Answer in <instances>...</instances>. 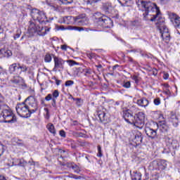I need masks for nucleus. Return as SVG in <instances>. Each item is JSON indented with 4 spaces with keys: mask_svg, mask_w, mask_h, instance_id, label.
Segmentation results:
<instances>
[{
    "mask_svg": "<svg viewBox=\"0 0 180 180\" xmlns=\"http://www.w3.org/2000/svg\"><path fill=\"white\" fill-rule=\"evenodd\" d=\"M136 103H137V105H139V106H141L142 108H147V106H148V104L150 103V102L148 101V100L147 98H142L137 100Z\"/></svg>",
    "mask_w": 180,
    "mask_h": 180,
    "instance_id": "18",
    "label": "nucleus"
},
{
    "mask_svg": "<svg viewBox=\"0 0 180 180\" xmlns=\"http://www.w3.org/2000/svg\"><path fill=\"white\" fill-rule=\"evenodd\" d=\"M154 104L156 105V106H158L161 103V100L160 98H155L154 99Z\"/></svg>",
    "mask_w": 180,
    "mask_h": 180,
    "instance_id": "45",
    "label": "nucleus"
},
{
    "mask_svg": "<svg viewBox=\"0 0 180 180\" xmlns=\"http://www.w3.org/2000/svg\"><path fill=\"white\" fill-rule=\"evenodd\" d=\"M8 70L10 74H13V75L20 77L22 72H27V66L20 63H13L9 66Z\"/></svg>",
    "mask_w": 180,
    "mask_h": 180,
    "instance_id": "3",
    "label": "nucleus"
},
{
    "mask_svg": "<svg viewBox=\"0 0 180 180\" xmlns=\"http://www.w3.org/2000/svg\"><path fill=\"white\" fill-rule=\"evenodd\" d=\"M0 180H6V178L4 175H0Z\"/></svg>",
    "mask_w": 180,
    "mask_h": 180,
    "instance_id": "53",
    "label": "nucleus"
},
{
    "mask_svg": "<svg viewBox=\"0 0 180 180\" xmlns=\"http://www.w3.org/2000/svg\"><path fill=\"white\" fill-rule=\"evenodd\" d=\"M131 26H140L141 25V22L139 20H135L131 22Z\"/></svg>",
    "mask_w": 180,
    "mask_h": 180,
    "instance_id": "32",
    "label": "nucleus"
},
{
    "mask_svg": "<svg viewBox=\"0 0 180 180\" xmlns=\"http://www.w3.org/2000/svg\"><path fill=\"white\" fill-rule=\"evenodd\" d=\"M158 129L162 131V133H167L168 130H169V127L165 121H161L158 124Z\"/></svg>",
    "mask_w": 180,
    "mask_h": 180,
    "instance_id": "17",
    "label": "nucleus"
},
{
    "mask_svg": "<svg viewBox=\"0 0 180 180\" xmlns=\"http://www.w3.org/2000/svg\"><path fill=\"white\" fill-rule=\"evenodd\" d=\"M136 4L139 8L140 11L145 12L143 13V20L150 22H155L158 30L161 34L163 41L169 43L171 37L167 26H165V20L161 17V11L157 4L151 1H146V0H136Z\"/></svg>",
    "mask_w": 180,
    "mask_h": 180,
    "instance_id": "1",
    "label": "nucleus"
},
{
    "mask_svg": "<svg viewBox=\"0 0 180 180\" xmlns=\"http://www.w3.org/2000/svg\"><path fill=\"white\" fill-rule=\"evenodd\" d=\"M136 143H141L143 141V134L141 132L136 131L134 133Z\"/></svg>",
    "mask_w": 180,
    "mask_h": 180,
    "instance_id": "19",
    "label": "nucleus"
},
{
    "mask_svg": "<svg viewBox=\"0 0 180 180\" xmlns=\"http://www.w3.org/2000/svg\"><path fill=\"white\" fill-rule=\"evenodd\" d=\"M130 51L132 52V51H134V50H131Z\"/></svg>",
    "mask_w": 180,
    "mask_h": 180,
    "instance_id": "64",
    "label": "nucleus"
},
{
    "mask_svg": "<svg viewBox=\"0 0 180 180\" xmlns=\"http://www.w3.org/2000/svg\"><path fill=\"white\" fill-rule=\"evenodd\" d=\"M98 152L97 157H102V148H101V146H98Z\"/></svg>",
    "mask_w": 180,
    "mask_h": 180,
    "instance_id": "42",
    "label": "nucleus"
},
{
    "mask_svg": "<svg viewBox=\"0 0 180 180\" xmlns=\"http://www.w3.org/2000/svg\"><path fill=\"white\" fill-rule=\"evenodd\" d=\"M52 79H54L55 81H56V79H57V77H56V76H54L52 77Z\"/></svg>",
    "mask_w": 180,
    "mask_h": 180,
    "instance_id": "57",
    "label": "nucleus"
},
{
    "mask_svg": "<svg viewBox=\"0 0 180 180\" xmlns=\"http://www.w3.org/2000/svg\"><path fill=\"white\" fill-rule=\"evenodd\" d=\"M112 8V5L110 3H103V9L105 11V12H109Z\"/></svg>",
    "mask_w": 180,
    "mask_h": 180,
    "instance_id": "24",
    "label": "nucleus"
},
{
    "mask_svg": "<svg viewBox=\"0 0 180 180\" xmlns=\"http://www.w3.org/2000/svg\"><path fill=\"white\" fill-rule=\"evenodd\" d=\"M25 102L26 105L28 106V110L30 113H34L37 112V109H39V103L37 100L33 97V96H28L25 100Z\"/></svg>",
    "mask_w": 180,
    "mask_h": 180,
    "instance_id": "9",
    "label": "nucleus"
},
{
    "mask_svg": "<svg viewBox=\"0 0 180 180\" xmlns=\"http://www.w3.org/2000/svg\"><path fill=\"white\" fill-rule=\"evenodd\" d=\"M115 105H116V106H119V105H120V101H116Z\"/></svg>",
    "mask_w": 180,
    "mask_h": 180,
    "instance_id": "54",
    "label": "nucleus"
},
{
    "mask_svg": "<svg viewBox=\"0 0 180 180\" xmlns=\"http://www.w3.org/2000/svg\"><path fill=\"white\" fill-rule=\"evenodd\" d=\"M73 101H76L77 106H82L83 101L81 98H72Z\"/></svg>",
    "mask_w": 180,
    "mask_h": 180,
    "instance_id": "35",
    "label": "nucleus"
},
{
    "mask_svg": "<svg viewBox=\"0 0 180 180\" xmlns=\"http://www.w3.org/2000/svg\"><path fill=\"white\" fill-rule=\"evenodd\" d=\"M51 60H52L51 55L48 53L45 56V58H44L45 63H51Z\"/></svg>",
    "mask_w": 180,
    "mask_h": 180,
    "instance_id": "34",
    "label": "nucleus"
},
{
    "mask_svg": "<svg viewBox=\"0 0 180 180\" xmlns=\"http://www.w3.org/2000/svg\"><path fill=\"white\" fill-rule=\"evenodd\" d=\"M53 103L55 104L56 103V99H53Z\"/></svg>",
    "mask_w": 180,
    "mask_h": 180,
    "instance_id": "62",
    "label": "nucleus"
},
{
    "mask_svg": "<svg viewBox=\"0 0 180 180\" xmlns=\"http://www.w3.org/2000/svg\"><path fill=\"white\" fill-rule=\"evenodd\" d=\"M77 123H78V122L74 121V124H75V125L77 124Z\"/></svg>",
    "mask_w": 180,
    "mask_h": 180,
    "instance_id": "60",
    "label": "nucleus"
},
{
    "mask_svg": "<svg viewBox=\"0 0 180 180\" xmlns=\"http://www.w3.org/2000/svg\"><path fill=\"white\" fill-rule=\"evenodd\" d=\"M169 121L174 127H177L179 126V118L176 116V113L174 111H172L170 113Z\"/></svg>",
    "mask_w": 180,
    "mask_h": 180,
    "instance_id": "14",
    "label": "nucleus"
},
{
    "mask_svg": "<svg viewBox=\"0 0 180 180\" xmlns=\"http://www.w3.org/2000/svg\"><path fill=\"white\" fill-rule=\"evenodd\" d=\"M146 119V114L143 112H139L134 116V121L133 122H128L130 124H134L135 127L138 129H143L144 126V120Z\"/></svg>",
    "mask_w": 180,
    "mask_h": 180,
    "instance_id": "10",
    "label": "nucleus"
},
{
    "mask_svg": "<svg viewBox=\"0 0 180 180\" xmlns=\"http://www.w3.org/2000/svg\"><path fill=\"white\" fill-rule=\"evenodd\" d=\"M28 30H30L31 33H34L37 31V26L36 25V24H34V22L30 21Z\"/></svg>",
    "mask_w": 180,
    "mask_h": 180,
    "instance_id": "21",
    "label": "nucleus"
},
{
    "mask_svg": "<svg viewBox=\"0 0 180 180\" xmlns=\"http://www.w3.org/2000/svg\"><path fill=\"white\" fill-rule=\"evenodd\" d=\"M132 180H141V173H135L132 177Z\"/></svg>",
    "mask_w": 180,
    "mask_h": 180,
    "instance_id": "31",
    "label": "nucleus"
},
{
    "mask_svg": "<svg viewBox=\"0 0 180 180\" xmlns=\"http://www.w3.org/2000/svg\"><path fill=\"white\" fill-rule=\"evenodd\" d=\"M54 61V68L53 71L54 72H57V70H64V64H65V60H63V58L53 56Z\"/></svg>",
    "mask_w": 180,
    "mask_h": 180,
    "instance_id": "11",
    "label": "nucleus"
},
{
    "mask_svg": "<svg viewBox=\"0 0 180 180\" xmlns=\"http://www.w3.org/2000/svg\"><path fill=\"white\" fill-rule=\"evenodd\" d=\"M72 30H77V32H82L84 31V27H72Z\"/></svg>",
    "mask_w": 180,
    "mask_h": 180,
    "instance_id": "38",
    "label": "nucleus"
},
{
    "mask_svg": "<svg viewBox=\"0 0 180 180\" xmlns=\"http://www.w3.org/2000/svg\"><path fill=\"white\" fill-rule=\"evenodd\" d=\"M26 164H27V161H25V160H23V159H20L18 160V165L19 167H25Z\"/></svg>",
    "mask_w": 180,
    "mask_h": 180,
    "instance_id": "30",
    "label": "nucleus"
},
{
    "mask_svg": "<svg viewBox=\"0 0 180 180\" xmlns=\"http://www.w3.org/2000/svg\"><path fill=\"white\" fill-rule=\"evenodd\" d=\"M4 101H5V98H4V96H2L1 94H0V106L1 105H5L4 103Z\"/></svg>",
    "mask_w": 180,
    "mask_h": 180,
    "instance_id": "47",
    "label": "nucleus"
},
{
    "mask_svg": "<svg viewBox=\"0 0 180 180\" xmlns=\"http://www.w3.org/2000/svg\"><path fill=\"white\" fill-rule=\"evenodd\" d=\"M51 29V27H46L44 28V32L43 31H39L38 32V34L39 36H46V34H47V33H49V32H50Z\"/></svg>",
    "mask_w": 180,
    "mask_h": 180,
    "instance_id": "26",
    "label": "nucleus"
},
{
    "mask_svg": "<svg viewBox=\"0 0 180 180\" xmlns=\"http://www.w3.org/2000/svg\"><path fill=\"white\" fill-rule=\"evenodd\" d=\"M163 78H164V79H168V78H169V74H168L167 72H164Z\"/></svg>",
    "mask_w": 180,
    "mask_h": 180,
    "instance_id": "49",
    "label": "nucleus"
},
{
    "mask_svg": "<svg viewBox=\"0 0 180 180\" xmlns=\"http://www.w3.org/2000/svg\"><path fill=\"white\" fill-rule=\"evenodd\" d=\"M65 85L66 86H71L74 85V81L68 80V81L65 82Z\"/></svg>",
    "mask_w": 180,
    "mask_h": 180,
    "instance_id": "39",
    "label": "nucleus"
},
{
    "mask_svg": "<svg viewBox=\"0 0 180 180\" xmlns=\"http://www.w3.org/2000/svg\"><path fill=\"white\" fill-rule=\"evenodd\" d=\"M68 47V46L67 45H61L60 49H61L62 50H64V51H67Z\"/></svg>",
    "mask_w": 180,
    "mask_h": 180,
    "instance_id": "51",
    "label": "nucleus"
},
{
    "mask_svg": "<svg viewBox=\"0 0 180 180\" xmlns=\"http://www.w3.org/2000/svg\"><path fill=\"white\" fill-rule=\"evenodd\" d=\"M60 96V93L58 92V90H55L53 93V98H56L57 99L58 96Z\"/></svg>",
    "mask_w": 180,
    "mask_h": 180,
    "instance_id": "43",
    "label": "nucleus"
},
{
    "mask_svg": "<svg viewBox=\"0 0 180 180\" xmlns=\"http://www.w3.org/2000/svg\"><path fill=\"white\" fill-rule=\"evenodd\" d=\"M0 54H2L3 57L9 58L12 56V51L11 50L0 49Z\"/></svg>",
    "mask_w": 180,
    "mask_h": 180,
    "instance_id": "22",
    "label": "nucleus"
},
{
    "mask_svg": "<svg viewBox=\"0 0 180 180\" xmlns=\"http://www.w3.org/2000/svg\"><path fill=\"white\" fill-rule=\"evenodd\" d=\"M66 18L67 19H70V18H71V17H70V16L69 17H66Z\"/></svg>",
    "mask_w": 180,
    "mask_h": 180,
    "instance_id": "63",
    "label": "nucleus"
},
{
    "mask_svg": "<svg viewBox=\"0 0 180 180\" xmlns=\"http://www.w3.org/2000/svg\"><path fill=\"white\" fill-rule=\"evenodd\" d=\"M122 86H124V88L129 89L130 86H131V84L130 82H124Z\"/></svg>",
    "mask_w": 180,
    "mask_h": 180,
    "instance_id": "40",
    "label": "nucleus"
},
{
    "mask_svg": "<svg viewBox=\"0 0 180 180\" xmlns=\"http://www.w3.org/2000/svg\"><path fill=\"white\" fill-rule=\"evenodd\" d=\"M51 98H52L51 94H48V95L45 97V99H46V101H51Z\"/></svg>",
    "mask_w": 180,
    "mask_h": 180,
    "instance_id": "50",
    "label": "nucleus"
},
{
    "mask_svg": "<svg viewBox=\"0 0 180 180\" xmlns=\"http://www.w3.org/2000/svg\"><path fill=\"white\" fill-rule=\"evenodd\" d=\"M91 74H92V72L91 71V70L86 69L84 70L85 77H89V75H91Z\"/></svg>",
    "mask_w": 180,
    "mask_h": 180,
    "instance_id": "41",
    "label": "nucleus"
},
{
    "mask_svg": "<svg viewBox=\"0 0 180 180\" xmlns=\"http://www.w3.org/2000/svg\"><path fill=\"white\" fill-rule=\"evenodd\" d=\"M24 38H25V37L22 36V37H21L20 40H23Z\"/></svg>",
    "mask_w": 180,
    "mask_h": 180,
    "instance_id": "61",
    "label": "nucleus"
},
{
    "mask_svg": "<svg viewBox=\"0 0 180 180\" xmlns=\"http://www.w3.org/2000/svg\"><path fill=\"white\" fill-rule=\"evenodd\" d=\"M75 22L77 23L79 26H86V25H88V19L84 18V15H78L76 17Z\"/></svg>",
    "mask_w": 180,
    "mask_h": 180,
    "instance_id": "15",
    "label": "nucleus"
},
{
    "mask_svg": "<svg viewBox=\"0 0 180 180\" xmlns=\"http://www.w3.org/2000/svg\"><path fill=\"white\" fill-rule=\"evenodd\" d=\"M131 79H133V81H135V84H138L139 82V77L134 75L131 77Z\"/></svg>",
    "mask_w": 180,
    "mask_h": 180,
    "instance_id": "44",
    "label": "nucleus"
},
{
    "mask_svg": "<svg viewBox=\"0 0 180 180\" xmlns=\"http://www.w3.org/2000/svg\"><path fill=\"white\" fill-rule=\"evenodd\" d=\"M31 16L34 20H37V22L41 24L44 23L46 25V23L49 22V20H47V17L46 16V13L37 8H33L32 10Z\"/></svg>",
    "mask_w": 180,
    "mask_h": 180,
    "instance_id": "5",
    "label": "nucleus"
},
{
    "mask_svg": "<svg viewBox=\"0 0 180 180\" xmlns=\"http://www.w3.org/2000/svg\"><path fill=\"white\" fill-rule=\"evenodd\" d=\"M166 143L167 146H169V147H172V148L174 149L179 148V143H178V141L172 138H167Z\"/></svg>",
    "mask_w": 180,
    "mask_h": 180,
    "instance_id": "16",
    "label": "nucleus"
},
{
    "mask_svg": "<svg viewBox=\"0 0 180 180\" xmlns=\"http://www.w3.org/2000/svg\"><path fill=\"white\" fill-rule=\"evenodd\" d=\"M167 161L165 160H154L152 162V167H153V169H158L159 171H163L167 168Z\"/></svg>",
    "mask_w": 180,
    "mask_h": 180,
    "instance_id": "12",
    "label": "nucleus"
},
{
    "mask_svg": "<svg viewBox=\"0 0 180 180\" xmlns=\"http://www.w3.org/2000/svg\"><path fill=\"white\" fill-rule=\"evenodd\" d=\"M94 19L95 23H96L98 26H101V27L110 29V27H113V21L112 20V19L102 15V13H96L94 15Z\"/></svg>",
    "mask_w": 180,
    "mask_h": 180,
    "instance_id": "2",
    "label": "nucleus"
},
{
    "mask_svg": "<svg viewBox=\"0 0 180 180\" xmlns=\"http://www.w3.org/2000/svg\"><path fill=\"white\" fill-rule=\"evenodd\" d=\"M62 5H70L74 2V0H58Z\"/></svg>",
    "mask_w": 180,
    "mask_h": 180,
    "instance_id": "28",
    "label": "nucleus"
},
{
    "mask_svg": "<svg viewBox=\"0 0 180 180\" xmlns=\"http://www.w3.org/2000/svg\"><path fill=\"white\" fill-rule=\"evenodd\" d=\"M170 21L173 22L175 29H180V17L175 13H169Z\"/></svg>",
    "mask_w": 180,
    "mask_h": 180,
    "instance_id": "13",
    "label": "nucleus"
},
{
    "mask_svg": "<svg viewBox=\"0 0 180 180\" xmlns=\"http://www.w3.org/2000/svg\"><path fill=\"white\" fill-rule=\"evenodd\" d=\"M118 2L122 6L127 5L128 2H131V0H117Z\"/></svg>",
    "mask_w": 180,
    "mask_h": 180,
    "instance_id": "36",
    "label": "nucleus"
},
{
    "mask_svg": "<svg viewBox=\"0 0 180 180\" xmlns=\"http://www.w3.org/2000/svg\"><path fill=\"white\" fill-rule=\"evenodd\" d=\"M16 112L20 117H25L27 119V117H30V112L29 111L28 105L26 104V102H22V103H19L15 107Z\"/></svg>",
    "mask_w": 180,
    "mask_h": 180,
    "instance_id": "7",
    "label": "nucleus"
},
{
    "mask_svg": "<svg viewBox=\"0 0 180 180\" xmlns=\"http://www.w3.org/2000/svg\"><path fill=\"white\" fill-rule=\"evenodd\" d=\"M69 168H72L73 169L74 172H76V174H79L81 172V169H79V167L76 164L71 163L68 165Z\"/></svg>",
    "mask_w": 180,
    "mask_h": 180,
    "instance_id": "20",
    "label": "nucleus"
},
{
    "mask_svg": "<svg viewBox=\"0 0 180 180\" xmlns=\"http://www.w3.org/2000/svg\"><path fill=\"white\" fill-rule=\"evenodd\" d=\"M46 127L50 133H52V134H56V129L54 128V125L53 124H48Z\"/></svg>",
    "mask_w": 180,
    "mask_h": 180,
    "instance_id": "25",
    "label": "nucleus"
},
{
    "mask_svg": "<svg viewBox=\"0 0 180 180\" xmlns=\"http://www.w3.org/2000/svg\"><path fill=\"white\" fill-rule=\"evenodd\" d=\"M73 178H75V179H79L78 177H77V176H73Z\"/></svg>",
    "mask_w": 180,
    "mask_h": 180,
    "instance_id": "59",
    "label": "nucleus"
},
{
    "mask_svg": "<svg viewBox=\"0 0 180 180\" xmlns=\"http://www.w3.org/2000/svg\"><path fill=\"white\" fill-rule=\"evenodd\" d=\"M139 108H136L134 105L130 107L129 109L123 111V117L127 123H133L134 120V115H137L139 112Z\"/></svg>",
    "mask_w": 180,
    "mask_h": 180,
    "instance_id": "6",
    "label": "nucleus"
},
{
    "mask_svg": "<svg viewBox=\"0 0 180 180\" xmlns=\"http://www.w3.org/2000/svg\"><path fill=\"white\" fill-rule=\"evenodd\" d=\"M2 106H6V104H2L0 105V122H4V109H2Z\"/></svg>",
    "mask_w": 180,
    "mask_h": 180,
    "instance_id": "27",
    "label": "nucleus"
},
{
    "mask_svg": "<svg viewBox=\"0 0 180 180\" xmlns=\"http://www.w3.org/2000/svg\"><path fill=\"white\" fill-rule=\"evenodd\" d=\"M96 67H97V68H102V65H98Z\"/></svg>",
    "mask_w": 180,
    "mask_h": 180,
    "instance_id": "56",
    "label": "nucleus"
},
{
    "mask_svg": "<svg viewBox=\"0 0 180 180\" xmlns=\"http://www.w3.org/2000/svg\"><path fill=\"white\" fill-rule=\"evenodd\" d=\"M154 75H157V70L153 71Z\"/></svg>",
    "mask_w": 180,
    "mask_h": 180,
    "instance_id": "58",
    "label": "nucleus"
},
{
    "mask_svg": "<svg viewBox=\"0 0 180 180\" xmlns=\"http://www.w3.org/2000/svg\"><path fill=\"white\" fill-rule=\"evenodd\" d=\"M1 109H3L4 116V123H15L16 122V116H15V114L9 109L7 105L1 106Z\"/></svg>",
    "mask_w": 180,
    "mask_h": 180,
    "instance_id": "4",
    "label": "nucleus"
},
{
    "mask_svg": "<svg viewBox=\"0 0 180 180\" xmlns=\"http://www.w3.org/2000/svg\"><path fill=\"white\" fill-rule=\"evenodd\" d=\"M157 130H158V124L157 122H152L150 126H148V124L146 125L145 132L148 137L152 140L157 139Z\"/></svg>",
    "mask_w": 180,
    "mask_h": 180,
    "instance_id": "8",
    "label": "nucleus"
},
{
    "mask_svg": "<svg viewBox=\"0 0 180 180\" xmlns=\"http://www.w3.org/2000/svg\"><path fill=\"white\" fill-rule=\"evenodd\" d=\"M20 34H22V31L20 30H18L16 34L13 36L14 40H18V39L20 37Z\"/></svg>",
    "mask_w": 180,
    "mask_h": 180,
    "instance_id": "33",
    "label": "nucleus"
},
{
    "mask_svg": "<svg viewBox=\"0 0 180 180\" xmlns=\"http://www.w3.org/2000/svg\"><path fill=\"white\" fill-rule=\"evenodd\" d=\"M67 63H68L69 65H75L78 64L77 62L74 60H67Z\"/></svg>",
    "mask_w": 180,
    "mask_h": 180,
    "instance_id": "48",
    "label": "nucleus"
},
{
    "mask_svg": "<svg viewBox=\"0 0 180 180\" xmlns=\"http://www.w3.org/2000/svg\"><path fill=\"white\" fill-rule=\"evenodd\" d=\"M5 151V146L0 142V156L4 154Z\"/></svg>",
    "mask_w": 180,
    "mask_h": 180,
    "instance_id": "37",
    "label": "nucleus"
},
{
    "mask_svg": "<svg viewBox=\"0 0 180 180\" xmlns=\"http://www.w3.org/2000/svg\"><path fill=\"white\" fill-rule=\"evenodd\" d=\"M56 84L58 86V85H60V84H61V80H59L58 79H57L56 80Z\"/></svg>",
    "mask_w": 180,
    "mask_h": 180,
    "instance_id": "52",
    "label": "nucleus"
},
{
    "mask_svg": "<svg viewBox=\"0 0 180 180\" xmlns=\"http://www.w3.org/2000/svg\"><path fill=\"white\" fill-rule=\"evenodd\" d=\"M98 117L100 119V121L102 122H105L106 120V113H105V112L103 111H98L97 113Z\"/></svg>",
    "mask_w": 180,
    "mask_h": 180,
    "instance_id": "23",
    "label": "nucleus"
},
{
    "mask_svg": "<svg viewBox=\"0 0 180 180\" xmlns=\"http://www.w3.org/2000/svg\"><path fill=\"white\" fill-rule=\"evenodd\" d=\"M59 134H60V137H63V138H65L66 135H65V130H60L59 131Z\"/></svg>",
    "mask_w": 180,
    "mask_h": 180,
    "instance_id": "46",
    "label": "nucleus"
},
{
    "mask_svg": "<svg viewBox=\"0 0 180 180\" xmlns=\"http://www.w3.org/2000/svg\"><path fill=\"white\" fill-rule=\"evenodd\" d=\"M85 158L87 160V161H89V162H91V160H89V158H88V156H86Z\"/></svg>",
    "mask_w": 180,
    "mask_h": 180,
    "instance_id": "55",
    "label": "nucleus"
},
{
    "mask_svg": "<svg viewBox=\"0 0 180 180\" xmlns=\"http://www.w3.org/2000/svg\"><path fill=\"white\" fill-rule=\"evenodd\" d=\"M101 0H85L86 5H95Z\"/></svg>",
    "mask_w": 180,
    "mask_h": 180,
    "instance_id": "29",
    "label": "nucleus"
}]
</instances>
